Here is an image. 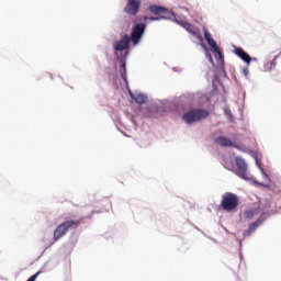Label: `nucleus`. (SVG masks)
I'll return each instance as SVG.
<instances>
[{
    "mask_svg": "<svg viewBox=\"0 0 281 281\" xmlns=\"http://www.w3.org/2000/svg\"><path fill=\"white\" fill-rule=\"evenodd\" d=\"M238 205H240V199L235 193L226 192L222 196L220 210H224V212H236Z\"/></svg>",
    "mask_w": 281,
    "mask_h": 281,
    "instance_id": "obj_1",
    "label": "nucleus"
},
{
    "mask_svg": "<svg viewBox=\"0 0 281 281\" xmlns=\"http://www.w3.org/2000/svg\"><path fill=\"white\" fill-rule=\"evenodd\" d=\"M80 223H82L80 220H69L58 225L54 231V241L56 243L60 240L69 229H78V227H80Z\"/></svg>",
    "mask_w": 281,
    "mask_h": 281,
    "instance_id": "obj_2",
    "label": "nucleus"
},
{
    "mask_svg": "<svg viewBox=\"0 0 281 281\" xmlns=\"http://www.w3.org/2000/svg\"><path fill=\"white\" fill-rule=\"evenodd\" d=\"M210 117V111L203 109H194L183 114L182 120L186 124H194Z\"/></svg>",
    "mask_w": 281,
    "mask_h": 281,
    "instance_id": "obj_3",
    "label": "nucleus"
},
{
    "mask_svg": "<svg viewBox=\"0 0 281 281\" xmlns=\"http://www.w3.org/2000/svg\"><path fill=\"white\" fill-rule=\"evenodd\" d=\"M236 166L237 170L235 171V175H237V177H240V179H244L245 181H251V176L247 173V162H245V159L237 157Z\"/></svg>",
    "mask_w": 281,
    "mask_h": 281,
    "instance_id": "obj_4",
    "label": "nucleus"
},
{
    "mask_svg": "<svg viewBox=\"0 0 281 281\" xmlns=\"http://www.w3.org/2000/svg\"><path fill=\"white\" fill-rule=\"evenodd\" d=\"M140 7H142L140 0H127V3L124 8V12L130 16H137Z\"/></svg>",
    "mask_w": 281,
    "mask_h": 281,
    "instance_id": "obj_5",
    "label": "nucleus"
},
{
    "mask_svg": "<svg viewBox=\"0 0 281 281\" xmlns=\"http://www.w3.org/2000/svg\"><path fill=\"white\" fill-rule=\"evenodd\" d=\"M144 32H146V24H144V23L136 24L133 27L132 36L130 37V38H132L133 45H137V43H139V41H142V36H144Z\"/></svg>",
    "mask_w": 281,
    "mask_h": 281,
    "instance_id": "obj_6",
    "label": "nucleus"
},
{
    "mask_svg": "<svg viewBox=\"0 0 281 281\" xmlns=\"http://www.w3.org/2000/svg\"><path fill=\"white\" fill-rule=\"evenodd\" d=\"M149 12H151V14H166L167 16H165L166 19H172V16H175V12L161 7V5H157V4H151L148 8Z\"/></svg>",
    "mask_w": 281,
    "mask_h": 281,
    "instance_id": "obj_7",
    "label": "nucleus"
},
{
    "mask_svg": "<svg viewBox=\"0 0 281 281\" xmlns=\"http://www.w3.org/2000/svg\"><path fill=\"white\" fill-rule=\"evenodd\" d=\"M131 44V36L128 34H125L122 40L116 41L114 43V49L115 52H124V49H128V45Z\"/></svg>",
    "mask_w": 281,
    "mask_h": 281,
    "instance_id": "obj_8",
    "label": "nucleus"
},
{
    "mask_svg": "<svg viewBox=\"0 0 281 281\" xmlns=\"http://www.w3.org/2000/svg\"><path fill=\"white\" fill-rule=\"evenodd\" d=\"M235 54L236 56H238V58H241V60L246 63V65H251V56H249V54H247L245 49L238 47L235 49Z\"/></svg>",
    "mask_w": 281,
    "mask_h": 281,
    "instance_id": "obj_9",
    "label": "nucleus"
},
{
    "mask_svg": "<svg viewBox=\"0 0 281 281\" xmlns=\"http://www.w3.org/2000/svg\"><path fill=\"white\" fill-rule=\"evenodd\" d=\"M215 144H218V146H223L225 148H229L232 146H234V148H236L235 144L227 137L224 136H220L215 139Z\"/></svg>",
    "mask_w": 281,
    "mask_h": 281,
    "instance_id": "obj_10",
    "label": "nucleus"
},
{
    "mask_svg": "<svg viewBox=\"0 0 281 281\" xmlns=\"http://www.w3.org/2000/svg\"><path fill=\"white\" fill-rule=\"evenodd\" d=\"M262 220H257L256 222L249 224L248 229H246L244 232V236H251V234H254V232H256L257 227H260V225H262Z\"/></svg>",
    "mask_w": 281,
    "mask_h": 281,
    "instance_id": "obj_11",
    "label": "nucleus"
},
{
    "mask_svg": "<svg viewBox=\"0 0 281 281\" xmlns=\"http://www.w3.org/2000/svg\"><path fill=\"white\" fill-rule=\"evenodd\" d=\"M204 38L207 45L212 47L213 52H218V45H216V42L212 38V34H210V32L204 31Z\"/></svg>",
    "mask_w": 281,
    "mask_h": 281,
    "instance_id": "obj_12",
    "label": "nucleus"
},
{
    "mask_svg": "<svg viewBox=\"0 0 281 281\" xmlns=\"http://www.w3.org/2000/svg\"><path fill=\"white\" fill-rule=\"evenodd\" d=\"M130 95H131V99L134 100L136 104H146V100H148V97L142 93H138V94L130 93Z\"/></svg>",
    "mask_w": 281,
    "mask_h": 281,
    "instance_id": "obj_13",
    "label": "nucleus"
},
{
    "mask_svg": "<svg viewBox=\"0 0 281 281\" xmlns=\"http://www.w3.org/2000/svg\"><path fill=\"white\" fill-rule=\"evenodd\" d=\"M258 210L252 209V210H248L244 212V216L245 218H248V221H251V218H254L257 214Z\"/></svg>",
    "mask_w": 281,
    "mask_h": 281,
    "instance_id": "obj_14",
    "label": "nucleus"
},
{
    "mask_svg": "<svg viewBox=\"0 0 281 281\" xmlns=\"http://www.w3.org/2000/svg\"><path fill=\"white\" fill-rule=\"evenodd\" d=\"M121 76L122 79L127 82V76H126V61L122 60L121 63Z\"/></svg>",
    "mask_w": 281,
    "mask_h": 281,
    "instance_id": "obj_15",
    "label": "nucleus"
},
{
    "mask_svg": "<svg viewBox=\"0 0 281 281\" xmlns=\"http://www.w3.org/2000/svg\"><path fill=\"white\" fill-rule=\"evenodd\" d=\"M187 32H189V34H192L193 36H196V31L194 30V26L190 23L184 25Z\"/></svg>",
    "mask_w": 281,
    "mask_h": 281,
    "instance_id": "obj_16",
    "label": "nucleus"
},
{
    "mask_svg": "<svg viewBox=\"0 0 281 281\" xmlns=\"http://www.w3.org/2000/svg\"><path fill=\"white\" fill-rule=\"evenodd\" d=\"M276 65H277V61H276V59H273L266 64V68L269 67V69H274Z\"/></svg>",
    "mask_w": 281,
    "mask_h": 281,
    "instance_id": "obj_17",
    "label": "nucleus"
},
{
    "mask_svg": "<svg viewBox=\"0 0 281 281\" xmlns=\"http://www.w3.org/2000/svg\"><path fill=\"white\" fill-rule=\"evenodd\" d=\"M41 276V271L36 272L35 274L31 276L27 281H36V278Z\"/></svg>",
    "mask_w": 281,
    "mask_h": 281,
    "instance_id": "obj_18",
    "label": "nucleus"
},
{
    "mask_svg": "<svg viewBox=\"0 0 281 281\" xmlns=\"http://www.w3.org/2000/svg\"><path fill=\"white\" fill-rule=\"evenodd\" d=\"M215 54H217L220 60H223V53L221 52V48L217 46V50H214Z\"/></svg>",
    "mask_w": 281,
    "mask_h": 281,
    "instance_id": "obj_19",
    "label": "nucleus"
},
{
    "mask_svg": "<svg viewBox=\"0 0 281 281\" xmlns=\"http://www.w3.org/2000/svg\"><path fill=\"white\" fill-rule=\"evenodd\" d=\"M161 19H167L166 16H159V18H149V21H161Z\"/></svg>",
    "mask_w": 281,
    "mask_h": 281,
    "instance_id": "obj_20",
    "label": "nucleus"
},
{
    "mask_svg": "<svg viewBox=\"0 0 281 281\" xmlns=\"http://www.w3.org/2000/svg\"><path fill=\"white\" fill-rule=\"evenodd\" d=\"M243 74H244V76L248 77L249 76V68H244Z\"/></svg>",
    "mask_w": 281,
    "mask_h": 281,
    "instance_id": "obj_21",
    "label": "nucleus"
},
{
    "mask_svg": "<svg viewBox=\"0 0 281 281\" xmlns=\"http://www.w3.org/2000/svg\"><path fill=\"white\" fill-rule=\"evenodd\" d=\"M144 20H145V21H147V20H148V18H145Z\"/></svg>",
    "mask_w": 281,
    "mask_h": 281,
    "instance_id": "obj_22",
    "label": "nucleus"
},
{
    "mask_svg": "<svg viewBox=\"0 0 281 281\" xmlns=\"http://www.w3.org/2000/svg\"><path fill=\"white\" fill-rule=\"evenodd\" d=\"M258 186H262V183H258Z\"/></svg>",
    "mask_w": 281,
    "mask_h": 281,
    "instance_id": "obj_23",
    "label": "nucleus"
}]
</instances>
